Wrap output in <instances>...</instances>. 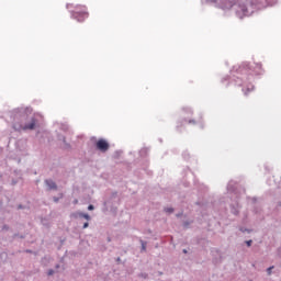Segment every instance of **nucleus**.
Listing matches in <instances>:
<instances>
[{
	"label": "nucleus",
	"mask_w": 281,
	"mask_h": 281,
	"mask_svg": "<svg viewBox=\"0 0 281 281\" xmlns=\"http://www.w3.org/2000/svg\"><path fill=\"white\" fill-rule=\"evenodd\" d=\"M251 71L256 76H262L265 74V70L262 69V64H255V67L251 66L249 63L244 61L240 66H234L231 70V76H226L222 78V82H227L226 87H229V85H235V87H243V85H246V91H244V95H247L250 91H254V85L247 83L251 78H254V75H251Z\"/></svg>",
	"instance_id": "2"
},
{
	"label": "nucleus",
	"mask_w": 281,
	"mask_h": 281,
	"mask_svg": "<svg viewBox=\"0 0 281 281\" xmlns=\"http://www.w3.org/2000/svg\"><path fill=\"white\" fill-rule=\"evenodd\" d=\"M18 210H25V205L19 204V205H18Z\"/></svg>",
	"instance_id": "30"
},
{
	"label": "nucleus",
	"mask_w": 281,
	"mask_h": 281,
	"mask_svg": "<svg viewBox=\"0 0 281 281\" xmlns=\"http://www.w3.org/2000/svg\"><path fill=\"white\" fill-rule=\"evenodd\" d=\"M110 199H111V200L117 199V191L112 192Z\"/></svg>",
	"instance_id": "24"
},
{
	"label": "nucleus",
	"mask_w": 281,
	"mask_h": 281,
	"mask_svg": "<svg viewBox=\"0 0 281 281\" xmlns=\"http://www.w3.org/2000/svg\"><path fill=\"white\" fill-rule=\"evenodd\" d=\"M148 155V148H142L139 150V157H146Z\"/></svg>",
	"instance_id": "13"
},
{
	"label": "nucleus",
	"mask_w": 281,
	"mask_h": 281,
	"mask_svg": "<svg viewBox=\"0 0 281 281\" xmlns=\"http://www.w3.org/2000/svg\"><path fill=\"white\" fill-rule=\"evenodd\" d=\"M44 183L47 187V190H58V184H56V182L52 179H46Z\"/></svg>",
	"instance_id": "8"
},
{
	"label": "nucleus",
	"mask_w": 281,
	"mask_h": 281,
	"mask_svg": "<svg viewBox=\"0 0 281 281\" xmlns=\"http://www.w3.org/2000/svg\"><path fill=\"white\" fill-rule=\"evenodd\" d=\"M256 201H258V199H256V198H252V203H256Z\"/></svg>",
	"instance_id": "36"
},
{
	"label": "nucleus",
	"mask_w": 281,
	"mask_h": 281,
	"mask_svg": "<svg viewBox=\"0 0 281 281\" xmlns=\"http://www.w3.org/2000/svg\"><path fill=\"white\" fill-rule=\"evenodd\" d=\"M182 252L188 254V250H187V249H183Z\"/></svg>",
	"instance_id": "38"
},
{
	"label": "nucleus",
	"mask_w": 281,
	"mask_h": 281,
	"mask_svg": "<svg viewBox=\"0 0 281 281\" xmlns=\"http://www.w3.org/2000/svg\"><path fill=\"white\" fill-rule=\"evenodd\" d=\"M70 216L71 218H85L86 221H91V215H89L88 213H82L80 211L71 213Z\"/></svg>",
	"instance_id": "7"
},
{
	"label": "nucleus",
	"mask_w": 281,
	"mask_h": 281,
	"mask_svg": "<svg viewBox=\"0 0 281 281\" xmlns=\"http://www.w3.org/2000/svg\"><path fill=\"white\" fill-rule=\"evenodd\" d=\"M56 269H60V265H56Z\"/></svg>",
	"instance_id": "39"
},
{
	"label": "nucleus",
	"mask_w": 281,
	"mask_h": 281,
	"mask_svg": "<svg viewBox=\"0 0 281 281\" xmlns=\"http://www.w3.org/2000/svg\"><path fill=\"white\" fill-rule=\"evenodd\" d=\"M57 139L59 142H63V144L66 146V148H71V145L67 143V138L63 134H58Z\"/></svg>",
	"instance_id": "10"
},
{
	"label": "nucleus",
	"mask_w": 281,
	"mask_h": 281,
	"mask_svg": "<svg viewBox=\"0 0 281 281\" xmlns=\"http://www.w3.org/2000/svg\"><path fill=\"white\" fill-rule=\"evenodd\" d=\"M95 148L97 150H100V153H106V150L111 148V145L109 144V142H106V139L100 138L95 144Z\"/></svg>",
	"instance_id": "6"
},
{
	"label": "nucleus",
	"mask_w": 281,
	"mask_h": 281,
	"mask_svg": "<svg viewBox=\"0 0 281 281\" xmlns=\"http://www.w3.org/2000/svg\"><path fill=\"white\" fill-rule=\"evenodd\" d=\"M71 12V19L78 21V23H82L85 19L89 18V13L87 12V7L76 5L74 11Z\"/></svg>",
	"instance_id": "5"
},
{
	"label": "nucleus",
	"mask_w": 281,
	"mask_h": 281,
	"mask_svg": "<svg viewBox=\"0 0 281 281\" xmlns=\"http://www.w3.org/2000/svg\"><path fill=\"white\" fill-rule=\"evenodd\" d=\"M14 238L24 239V238H25V235H20L19 233H15V234H13V239H14Z\"/></svg>",
	"instance_id": "19"
},
{
	"label": "nucleus",
	"mask_w": 281,
	"mask_h": 281,
	"mask_svg": "<svg viewBox=\"0 0 281 281\" xmlns=\"http://www.w3.org/2000/svg\"><path fill=\"white\" fill-rule=\"evenodd\" d=\"M69 5H71V4H67L66 8L69 9Z\"/></svg>",
	"instance_id": "40"
},
{
	"label": "nucleus",
	"mask_w": 281,
	"mask_h": 281,
	"mask_svg": "<svg viewBox=\"0 0 281 281\" xmlns=\"http://www.w3.org/2000/svg\"><path fill=\"white\" fill-rule=\"evenodd\" d=\"M273 269H274V267H273V266H271V267L267 268V273H268V276H271V273H272Z\"/></svg>",
	"instance_id": "23"
},
{
	"label": "nucleus",
	"mask_w": 281,
	"mask_h": 281,
	"mask_svg": "<svg viewBox=\"0 0 281 281\" xmlns=\"http://www.w3.org/2000/svg\"><path fill=\"white\" fill-rule=\"evenodd\" d=\"M182 157H183V159H190V153L183 151Z\"/></svg>",
	"instance_id": "21"
},
{
	"label": "nucleus",
	"mask_w": 281,
	"mask_h": 281,
	"mask_svg": "<svg viewBox=\"0 0 281 281\" xmlns=\"http://www.w3.org/2000/svg\"><path fill=\"white\" fill-rule=\"evenodd\" d=\"M138 278H143V280H148V273H146V272H140V273L138 274Z\"/></svg>",
	"instance_id": "16"
},
{
	"label": "nucleus",
	"mask_w": 281,
	"mask_h": 281,
	"mask_svg": "<svg viewBox=\"0 0 281 281\" xmlns=\"http://www.w3.org/2000/svg\"><path fill=\"white\" fill-rule=\"evenodd\" d=\"M216 252H217V256H218V257L213 258L214 265H218V263H221L222 260H223V256H221V252H220L218 250H216Z\"/></svg>",
	"instance_id": "11"
},
{
	"label": "nucleus",
	"mask_w": 281,
	"mask_h": 281,
	"mask_svg": "<svg viewBox=\"0 0 281 281\" xmlns=\"http://www.w3.org/2000/svg\"><path fill=\"white\" fill-rule=\"evenodd\" d=\"M26 254H32V250H30V249H29V250H26Z\"/></svg>",
	"instance_id": "37"
},
{
	"label": "nucleus",
	"mask_w": 281,
	"mask_h": 281,
	"mask_svg": "<svg viewBox=\"0 0 281 281\" xmlns=\"http://www.w3.org/2000/svg\"><path fill=\"white\" fill-rule=\"evenodd\" d=\"M54 273H55L54 269H49V270L47 271V276H54Z\"/></svg>",
	"instance_id": "27"
},
{
	"label": "nucleus",
	"mask_w": 281,
	"mask_h": 281,
	"mask_svg": "<svg viewBox=\"0 0 281 281\" xmlns=\"http://www.w3.org/2000/svg\"><path fill=\"white\" fill-rule=\"evenodd\" d=\"M88 210L91 212V211L95 210V206H93V204H90V205L88 206Z\"/></svg>",
	"instance_id": "29"
},
{
	"label": "nucleus",
	"mask_w": 281,
	"mask_h": 281,
	"mask_svg": "<svg viewBox=\"0 0 281 281\" xmlns=\"http://www.w3.org/2000/svg\"><path fill=\"white\" fill-rule=\"evenodd\" d=\"M245 244L247 245V247H251V245H254V240H246Z\"/></svg>",
	"instance_id": "26"
},
{
	"label": "nucleus",
	"mask_w": 281,
	"mask_h": 281,
	"mask_svg": "<svg viewBox=\"0 0 281 281\" xmlns=\"http://www.w3.org/2000/svg\"><path fill=\"white\" fill-rule=\"evenodd\" d=\"M176 216H177V218H181L183 216V212L176 214Z\"/></svg>",
	"instance_id": "33"
},
{
	"label": "nucleus",
	"mask_w": 281,
	"mask_h": 281,
	"mask_svg": "<svg viewBox=\"0 0 281 281\" xmlns=\"http://www.w3.org/2000/svg\"><path fill=\"white\" fill-rule=\"evenodd\" d=\"M14 131H34L36 117L32 115V106H21L9 112Z\"/></svg>",
	"instance_id": "3"
},
{
	"label": "nucleus",
	"mask_w": 281,
	"mask_h": 281,
	"mask_svg": "<svg viewBox=\"0 0 281 281\" xmlns=\"http://www.w3.org/2000/svg\"><path fill=\"white\" fill-rule=\"evenodd\" d=\"M252 212L254 214H260L261 209L259 206H254Z\"/></svg>",
	"instance_id": "18"
},
{
	"label": "nucleus",
	"mask_w": 281,
	"mask_h": 281,
	"mask_svg": "<svg viewBox=\"0 0 281 281\" xmlns=\"http://www.w3.org/2000/svg\"><path fill=\"white\" fill-rule=\"evenodd\" d=\"M184 115H192L193 111L190 108H182Z\"/></svg>",
	"instance_id": "14"
},
{
	"label": "nucleus",
	"mask_w": 281,
	"mask_h": 281,
	"mask_svg": "<svg viewBox=\"0 0 281 281\" xmlns=\"http://www.w3.org/2000/svg\"><path fill=\"white\" fill-rule=\"evenodd\" d=\"M177 131H179V125H177Z\"/></svg>",
	"instance_id": "41"
},
{
	"label": "nucleus",
	"mask_w": 281,
	"mask_h": 281,
	"mask_svg": "<svg viewBox=\"0 0 281 281\" xmlns=\"http://www.w3.org/2000/svg\"><path fill=\"white\" fill-rule=\"evenodd\" d=\"M140 244H142L140 251H146V241L140 240Z\"/></svg>",
	"instance_id": "22"
},
{
	"label": "nucleus",
	"mask_w": 281,
	"mask_h": 281,
	"mask_svg": "<svg viewBox=\"0 0 281 281\" xmlns=\"http://www.w3.org/2000/svg\"><path fill=\"white\" fill-rule=\"evenodd\" d=\"M10 229V226L8 224H4L2 226V232H8Z\"/></svg>",
	"instance_id": "25"
},
{
	"label": "nucleus",
	"mask_w": 281,
	"mask_h": 281,
	"mask_svg": "<svg viewBox=\"0 0 281 281\" xmlns=\"http://www.w3.org/2000/svg\"><path fill=\"white\" fill-rule=\"evenodd\" d=\"M122 150H116V151H114V155H113V157H114V159H120V156L122 155Z\"/></svg>",
	"instance_id": "15"
},
{
	"label": "nucleus",
	"mask_w": 281,
	"mask_h": 281,
	"mask_svg": "<svg viewBox=\"0 0 281 281\" xmlns=\"http://www.w3.org/2000/svg\"><path fill=\"white\" fill-rule=\"evenodd\" d=\"M202 3L218 5L222 10H234L237 19H245L258 10L276 5L278 0H202Z\"/></svg>",
	"instance_id": "1"
},
{
	"label": "nucleus",
	"mask_w": 281,
	"mask_h": 281,
	"mask_svg": "<svg viewBox=\"0 0 281 281\" xmlns=\"http://www.w3.org/2000/svg\"><path fill=\"white\" fill-rule=\"evenodd\" d=\"M183 227H190V222L188 221L183 222Z\"/></svg>",
	"instance_id": "31"
},
{
	"label": "nucleus",
	"mask_w": 281,
	"mask_h": 281,
	"mask_svg": "<svg viewBox=\"0 0 281 281\" xmlns=\"http://www.w3.org/2000/svg\"><path fill=\"white\" fill-rule=\"evenodd\" d=\"M239 232H241L243 234H251V232H254L252 229L250 228H247V227H239Z\"/></svg>",
	"instance_id": "12"
},
{
	"label": "nucleus",
	"mask_w": 281,
	"mask_h": 281,
	"mask_svg": "<svg viewBox=\"0 0 281 281\" xmlns=\"http://www.w3.org/2000/svg\"><path fill=\"white\" fill-rule=\"evenodd\" d=\"M116 262H122V258L117 257Z\"/></svg>",
	"instance_id": "35"
},
{
	"label": "nucleus",
	"mask_w": 281,
	"mask_h": 281,
	"mask_svg": "<svg viewBox=\"0 0 281 281\" xmlns=\"http://www.w3.org/2000/svg\"><path fill=\"white\" fill-rule=\"evenodd\" d=\"M227 192L231 193L229 207L234 216L240 214V203L238 202V194H236V182L231 180L227 184Z\"/></svg>",
	"instance_id": "4"
},
{
	"label": "nucleus",
	"mask_w": 281,
	"mask_h": 281,
	"mask_svg": "<svg viewBox=\"0 0 281 281\" xmlns=\"http://www.w3.org/2000/svg\"><path fill=\"white\" fill-rule=\"evenodd\" d=\"M183 122H188V124H193V125L200 123V128H204V126H205V125H203V122L196 121V120H193V119L188 120V119L184 117Z\"/></svg>",
	"instance_id": "9"
},
{
	"label": "nucleus",
	"mask_w": 281,
	"mask_h": 281,
	"mask_svg": "<svg viewBox=\"0 0 281 281\" xmlns=\"http://www.w3.org/2000/svg\"><path fill=\"white\" fill-rule=\"evenodd\" d=\"M109 203H111V201L103 202L104 207H106V205H109Z\"/></svg>",
	"instance_id": "34"
},
{
	"label": "nucleus",
	"mask_w": 281,
	"mask_h": 281,
	"mask_svg": "<svg viewBox=\"0 0 281 281\" xmlns=\"http://www.w3.org/2000/svg\"><path fill=\"white\" fill-rule=\"evenodd\" d=\"M89 227V222L83 223L82 229H87Z\"/></svg>",
	"instance_id": "32"
},
{
	"label": "nucleus",
	"mask_w": 281,
	"mask_h": 281,
	"mask_svg": "<svg viewBox=\"0 0 281 281\" xmlns=\"http://www.w3.org/2000/svg\"><path fill=\"white\" fill-rule=\"evenodd\" d=\"M60 130L67 132V131H69V125L63 123V124L60 125Z\"/></svg>",
	"instance_id": "17"
},
{
	"label": "nucleus",
	"mask_w": 281,
	"mask_h": 281,
	"mask_svg": "<svg viewBox=\"0 0 281 281\" xmlns=\"http://www.w3.org/2000/svg\"><path fill=\"white\" fill-rule=\"evenodd\" d=\"M165 212H167V214H172L175 212L173 207H166Z\"/></svg>",
	"instance_id": "20"
},
{
	"label": "nucleus",
	"mask_w": 281,
	"mask_h": 281,
	"mask_svg": "<svg viewBox=\"0 0 281 281\" xmlns=\"http://www.w3.org/2000/svg\"><path fill=\"white\" fill-rule=\"evenodd\" d=\"M53 201H54V203H58V201H60V198L54 196V198H53Z\"/></svg>",
	"instance_id": "28"
}]
</instances>
